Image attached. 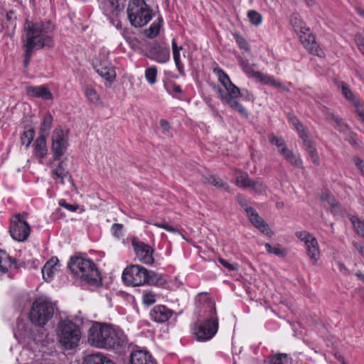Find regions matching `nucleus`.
<instances>
[{
    "instance_id": "1",
    "label": "nucleus",
    "mask_w": 364,
    "mask_h": 364,
    "mask_svg": "<svg viewBox=\"0 0 364 364\" xmlns=\"http://www.w3.org/2000/svg\"><path fill=\"white\" fill-rule=\"evenodd\" d=\"M54 30L55 26L50 21L33 22L26 20L22 36L25 67L28 65L35 50L53 48L55 46Z\"/></svg>"
},
{
    "instance_id": "2",
    "label": "nucleus",
    "mask_w": 364,
    "mask_h": 364,
    "mask_svg": "<svg viewBox=\"0 0 364 364\" xmlns=\"http://www.w3.org/2000/svg\"><path fill=\"white\" fill-rule=\"evenodd\" d=\"M87 341L93 347L117 349L127 341L124 332L114 326L94 322L88 331Z\"/></svg>"
},
{
    "instance_id": "3",
    "label": "nucleus",
    "mask_w": 364,
    "mask_h": 364,
    "mask_svg": "<svg viewBox=\"0 0 364 364\" xmlns=\"http://www.w3.org/2000/svg\"><path fill=\"white\" fill-rule=\"evenodd\" d=\"M122 278L126 284L134 287L141 286L145 284L159 285L163 280L161 274L154 271H149L138 264H132L126 267L122 272Z\"/></svg>"
},
{
    "instance_id": "4",
    "label": "nucleus",
    "mask_w": 364,
    "mask_h": 364,
    "mask_svg": "<svg viewBox=\"0 0 364 364\" xmlns=\"http://www.w3.org/2000/svg\"><path fill=\"white\" fill-rule=\"evenodd\" d=\"M68 267L75 277L90 285L96 286L100 281V273L95 263L90 259L81 257H71Z\"/></svg>"
},
{
    "instance_id": "5",
    "label": "nucleus",
    "mask_w": 364,
    "mask_h": 364,
    "mask_svg": "<svg viewBox=\"0 0 364 364\" xmlns=\"http://www.w3.org/2000/svg\"><path fill=\"white\" fill-rule=\"evenodd\" d=\"M57 339L65 350H72L78 346L81 339L79 326L70 320L60 321L56 328Z\"/></svg>"
},
{
    "instance_id": "6",
    "label": "nucleus",
    "mask_w": 364,
    "mask_h": 364,
    "mask_svg": "<svg viewBox=\"0 0 364 364\" xmlns=\"http://www.w3.org/2000/svg\"><path fill=\"white\" fill-rule=\"evenodd\" d=\"M127 13L132 26L140 28L146 26L152 18V10L144 0H131Z\"/></svg>"
},
{
    "instance_id": "7",
    "label": "nucleus",
    "mask_w": 364,
    "mask_h": 364,
    "mask_svg": "<svg viewBox=\"0 0 364 364\" xmlns=\"http://www.w3.org/2000/svg\"><path fill=\"white\" fill-rule=\"evenodd\" d=\"M54 314V306L51 301L45 297L36 299L31 306L29 318L36 326H43Z\"/></svg>"
},
{
    "instance_id": "8",
    "label": "nucleus",
    "mask_w": 364,
    "mask_h": 364,
    "mask_svg": "<svg viewBox=\"0 0 364 364\" xmlns=\"http://www.w3.org/2000/svg\"><path fill=\"white\" fill-rule=\"evenodd\" d=\"M218 330L217 315L210 314L202 321H198L194 326V336L199 342L210 340Z\"/></svg>"
},
{
    "instance_id": "9",
    "label": "nucleus",
    "mask_w": 364,
    "mask_h": 364,
    "mask_svg": "<svg viewBox=\"0 0 364 364\" xmlns=\"http://www.w3.org/2000/svg\"><path fill=\"white\" fill-rule=\"evenodd\" d=\"M225 89L223 102L227 103L232 109L238 112L242 116L247 117L248 112L247 109L237 101V99L245 96L246 99H250L253 97L252 95L247 90H243L242 92L240 88L233 83L229 85Z\"/></svg>"
},
{
    "instance_id": "10",
    "label": "nucleus",
    "mask_w": 364,
    "mask_h": 364,
    "mask_svg": "<svg viewBox=\"0 0 364 364\" xmlns=\"http://www.w3.org/2000/svg\"><path fill=\"white\" fill-rule=\"evenodd\" d=\"M291 21L294 25L295 31L299 34L300 41L304 46L312 54L319 57L323 56V51L315 41V37L310 33L309 28L303 25L302 22H300L299 25H296L293 18Z\"/></svg>"
},
{
    "instance_id": "11",
    "label": "nucleus",
    "mask_w": 364,
    "mask_h": 364,
    "mask_svg": "<svg viewBox=\"0 0 364 364\" xmlns=\"http://www.w3.org/2000/svg\"><path fill=\"white\" fill-rule=\"evenodd\" d=\"M30 231V226L26 221L24 215L17 214L12 218L9 232L13 239L23 242L28 237Z\"/></svg>"
},
{
    "instance_id": "12",
    "label": "nucleus",
    "mask_w": 364,
    "mask_h": 364,
    "mask_svg": "<svg viewBox=\"0 0 364 364\" xmlns=\"http://www.w3.org/2000/svg\"><path fill=\"white\" fill-rule=\"evenodd\" d=\"M238 202L245 210L251 223L262 233L268 237H272L273 232L270 230L269 225L259 215L254 208L247 205V200L242 196H239Z\"/></svg>"
},
{
    "instance_id": "13",
    "label": "nucleus",
    "mask_w": 364,
    "mask_h": 364,
    "mask_svg": "<svg viewBox=\"0 0 364 364\" xmlns=\"http://www.w3.org/2000/svg\"><path fill=\"white\" fill-rule=\"evenodd\" d=\"M51 151L53 153V159L58 160L66 152L69 143L68 135L63 132L61 127H56L51 135Z\"/></svg>"
},
{
    "instance_id": "14",
    "label": "nucleus",
    "mask_w": 364,
    "mask_h": 364,
    "mask_svg": "<svg viewBox=\"0 0 364 364\" xmlns=\"http://www.w3.org/2000/svg\"><path fill=\"white\" fill-rule=\"evenodd\" d=\"M295 235L305 244L307 255L312 264H316L320 258L319 245L316 238L306 231L296 232Z\"/></svg>"
},
{
    "instance_id": "15",
    "label": "nucleus",
    "mask_w": 364,
    "mask_h": 364,
    "mask_svg": "<svg viewBox=\"0 0 364 364\" xmlns=\"http://www.w3.org/2000/svg\"><path fill=\"white\" fill-rule=\"evenodd\" d=\"M95 71L105 80L113 82L116 78L114 67L109 60L108 53L102 51L97 62L94 65Z\"/></svg>"
},
{
    "instance_id": "16",
    "label": "nucleus",
    "mask_w": 364,
    "mask_h": 364,
    "mask_svg": "<svg viewBox=\"0 0 364 364\" xmlns=\"http://www.w3.org/2000/svg\"><path fill=\"white\" fill-rule=\"evenodd\" d=\"M135 254L138 259L146 264H152L154 262L153 248L141 241L134 238L132 241Z\"/></svg>"
},
{
    "instance_id": "17",
    "label": "nucleus",
    "mask_w": 364,
    "mask_h": 364,
    "mask_svg": "<svg viewBox=\"0 0 364 364\" xmlns=\"http://www.w3.org/2000/svg\"><path fill=\"white\" fill-rule=\"evenodd\" d=\"M195 304L198 311H204L208 313V315H217L215 303L208 293L198 294L195 299Z\"/></svg>"
},
{
    "instance_id": "18",
    "label": "nucleus",
    "mask_w": 364,
    "mask_h": 364,
    "mask_svg": "<svg viewBox=\"0 0 364 364\" xmlns=\"http://www.w3.org/2000/svg\"><path fill=\"white\" fill-rule=\"evenodd\" d=\"M148 57L158 63L164 64L170 60V50L155 43L151 46Z\"/></svg>"
},
{
    "instance_id": "19",
    "label": "nucleus",
    "mask_w": 364,
    "mask_h": 364,
    "mask_svg": "<svg viewBox=\"0 0 364 364\" xmlns=\"http://www.w3.org/2000/svg\"><path fill=\"white\" fill-rule=\"evenodd\" d=\"M174 314L171 309L164 305L155 306L150 311L151 318L158 323L167 321Z\"/></svg>"
},
{
    "instance_id": "20",
    "label": "nucleus",
    "mask_w": 364,
    "mask_h": 364,
    "mask_svg": "<svg viewBox=\"0 0 364 364\" xmlns=\"http://www.w3.org/2000/svg\"><path fill=\"white\" fill-rule=\"evenodd\" d=\"M130 364H157L149 352L143 350H135L130 355Z\"/></svg>"
},
{
    "instance_id": "21",
    "label": "nucleus",
    "mask_w": 364,
    "mask_h": 364,
    "mask_svg": "<svg viewBox=\"0 0 364 364\" xmlns=\"http://www.w3.org/2000/svg\"><path fill=\"white\" fill-rule=\"evenodd\" d=\"M59 260L57 257H53L46 262L41 270L44 280L50 282L55 274L59 271Z\"/></svg>"
},
{
    "instance_id": "22",
    "label": "nucleus",
    "mask_w": 364,
    "mask_h": 364,
    "mask_svg": "<svg viewBox=\"0 0 364 364\" xmlns=\"http://www.w3.org/2000/svg\"><path fill=\"white\" fill-rule=\"evenodd\" d=\"M100 8L108 18L117 16L119 11L118 0H98Z\"/></svg>"
},
{
    "instance_id": "23",
    "label": "nucleus",
    "mask_w": 364,
    "mask_h": 364,
    "mask_svg": "<svg viewBox=\"0 0 364 364\" xmlns=\"http://www.w3.org/2000/svg\"><path fill=\"white\" fill-rule=\"evenodd\" d=\"M326 119L331 123V124L337 129L339 132L347 133L349 130L348 125L334 113L331 112L330 110L325 107L323 110Z\"/></svg>"
},
{
    "instance_id": "24",
    "label": "nucleus",
    "mask_w": 364,
    "mask_h": 364,
    "mask_svg": "<svg viewBox=\"0 0 364 364\" xmlns=\"http://www.w3.org/2000/svg\"><path fill=\"white\" fill-rule=\"evenodd\" d=\"M26 93L31 97L42 98L45 100L53 98V95L49 89L43 85L27 87Z\"/></svg>"
},
{
    "instance_id": "25",
    "label": "nucleus",
    "mask_w": 364,
    "mask_h": 364,
    "mask_svg": "<svg viewBox=\"0 0 364 364\" xmlns=\"http://www.w3.org/2000/svg\"><path fill=\"white\" fill-rule=\"evenodd\" d=\"M278 151L291 166L297 168H303L302 159L299 155L294 154L291 150L288 148H282L279 149Z\"/></svg>"
},
{
    "instance_id": "26",
    "label": "nucleus",
    "mask_w": 364,
    "mask_h": 364,
    "mask_svg": "<svg viewBox=\"0 0 364 364\" xmlns=\"http://www.w3.org/2000/svg\"><path fill=\"white\" fill-rule=\"evenodd\" d=\"M46 137L45 134H40L33 143V154L41 159H43L48 152Z\"/></svg>"
},
{
    "instance_id": "27",
    "label": "nucleus",
    "mask_w": 364,
    "mask_h": 364,
    "mask_svg": "<svg viewBox=\"0 0 364 364\" xmlns=\"http://www.w3.org/2000/svg\"><path fill=\"white\" fill-rule=\"evenodd\" d=\"M83 364H115L101 353L87 355L84 358Z\"/></svg>"
},
{
    "instance_id": "28",
    "label": "nucleus",
    "mask_w": 364,
    "mask_h": 364,
    "mask_svg": "<svg viewBox=\"0 0 364 364\" xmlns=\"http://www.w3.org/2000/svg\"><path fill=\"white\" fill-rule=\"evenodd\" d=\"M65 161H60L58 166L52 171L53 178L54 179H59L62 184L65 183L64 180L65 178H68L70 181L71 180V176L69 172L65 170Z\"/></svg>"
},
{
    "instance_id": "29",
    "label": "nucleus",
    "mask_w": 364,
    "mask_h": 364,
    "mask_svg": "<svg viewBox=\"0 0 364 364\" xmlns=\"http://www.w3.org/2000/svg\"><path fill=\"white\" fill-rule=\"evenodd\" d=\"M255 77L259 78V80L265 85H272L274 87L282 89L283 90L289 91L285 85H282L279 81H277L272 76L264 75L261 73H256Z\"/></svg>"
},
{
    "instance_id": "30",
    "label": "nucleus",
    "mask_w": 364,
    "mask_h": 364,
    "mask_svg": "<svg viewBox=\"0 0 364 364\" xmlns=\"http://www.w3.org/2000/svg\"><path fill=\"white\" fill-rule=\"evenodd\" d=\"M15 259L10 257L4 250H0V271L2 273L8 272L14 264Z\"/></svg>"
},
{
    "instance_id": "31",
    "label": "nucleus",
    "mask_w": 364,
    "mask_h": 364,
    "mask_svg": "<svg viewBox=\"0 0 364 364\" xmlns=\"http://www.w3.org/2000/svg\"><path fill=\"white\" fill-rule=\"evenodd\" d=\"M205 183L211 184L218 188H223L226 191L228 190L229 186L226 182H224L222 179L218 176L212 174H208L203 176Z\"/></svg>"
},
{
    "instance_id": "32",
    "label": "nucleus",
    "mask_w": 364,
    "mask_h": 364,
    "mask_svg": "<svg viewBox=\"0 0 364 364\" xmlns=\"http://www.w3.org/2000/svg\"><path fill=\"white\" fill-rule=\"evenodd\" d=\"M162 22L161 17L154 21L149 28L144 31L146 36L149 38H155L159 33Z\"/></svg>"
},
{
    "instance_id": "33",
    "label": "nucleus",
    "mask_w": 364,
    "mask_h": 364,
    "mask_svg": "<svg viewBox=\"0 0 364 364\" xmlns=\"http://www.w3.org/2000/svg\"><path fill=\"white\" fill-rule=\"evenodd\" d=\"M213 73L217 76L218 81L225 88L232 83L228 75L221 68H215Z\"/></svg>"
},
{
    "instance_id": "34",
    "label": "nucleus",
    "mask_w": 364,
    "mask_h": 364,
    "mask_svg": "<svg viewBox=\"0 0 364 364\" xmlns=\"http://www.w3.org/2000/svg\"><path fill=\"white\" fill-rule=\"evenodd\" d=\"M53 123V117L50 113H47L41 122L40 127V134H45L47 136Z\"/></svg>"
},
{
    "instance_id": "35",
    "label": "nucleus",
    "mask_w": 364,
    "mask_h": 364,
    "mask_svg": "<svg viewBox=\"0 0 364 364\" xmlns=\"http://www.w3.org/2000/svg\"><path fill=\"white\" fill-rule=\"evenodd\" d=\"M158 75V69L156 66L153 65L145 70L144 76L147 82L150 85H154L156 82Z\"/></svg>"
},
{
    "instance_id": "36",
    "label": "nucleus",
    "mask_w": 364,
    "mask_h": 364,
    "mask_svg": "<svg viewBox=\"0 0 364 364\" xmlns=\"http://www.w3.org/2000/svg\"><path fill=\"white\" fill-rule=\"evenodd\" d=\"M264 247L268 253L274 254L278 257H284L287 255V250L284 248L281 247L279 245L272 247L270 244L265 243Z\"/></svg>"
},
{
    "instance_id": "37",
    "label": "nucleus",
    "mask_w": 364,
    "mask_h": 364,
    "mask_svg": "<svg viewBox=\"0 0 364 364\" xmlns=\"http://www.w3.org/2000/svg\"><path fill=\"white\" fill-rule=\"evenodd\" d=\"M288 119L291 124L293 126V127L299 132V136L301 135V134L307 132L304 125L294 114H289L288 115Z\"/></svg>"
},
{
    "instance_id": "38",
    "label": "nucleus",
    "mask_w": 364,
    "mask_h": 364,
    "mask_svg": "<svg viewBox=\"0 0 364 364\" xmlns=\"http://www.w3.org/2000/svg\"><path fill=\"white\" fill-rule=\"evenodd\" d=\"M35 132L33 129L26 130L21 135V142L22 145L28 147L33 140Z\"/></svg>"
},
{
    "instance_id": "39",
    "label": "nucleus",
    "mask_w": 364,
    "mask_h": 364,
    "mask_svg": "<svg viewBox=\"0 0 364 364\" xmlns=\"http://www.w3.org/2000/svg\"><path fill=\"white\" fill-rule=\"evenodd\" d=\"M342 91V94L345 97V98L352 102L353 105L355 104V102H358L359 100L357 99L353 93L351 92V90L349 89V87L345 84L344 82H342L340 85Z\"/></svg>"
},
{
    "instance_id": "40",
    "label": "nucleus",
    "mask_w": 364,
    "mask_h": 364,
    "mask_svg": "<svg viewBox=\"0 0 364 364\" xmlns=\"http://www.w3.org/2000/svg\"><path fill=\"white\" fill-rule=\"evenodd\" d=\"M271 364H291V358L287 354H278L274 355L270 360Z\"/></svg>"
},
{
    "instance_id": "41",
    "label": "nucleus",
    "mask_w": 364,
    "mask_h": 364,
    "mask_svg": "<svg viewBox=\"0 0 364 364\" xmlns=\"http://www.w3.org/2000/svg\"><path fill=\"white\" fill-rule=\"evenodd\" d=\"M252 179L247 173L242 174L237 176L235 178V183L237 186L241 188H250Z\"/></svg>"
},
{
    "instance_id": "42",
    "label": "nucleus",
    "mask_w": 364,
    "mask_h": 364,
    "mask_svg": "<svg viewBox=\"0 0 364 364\" xmlns=\"http://www.w3.org/2000/svg\"><path fill=\"white\" fill-rule=\"evenodd\" d=\"M247 17L252 24L255 26H259L262 21V16L255 10L249 11L247 13Z\"/></svg>"
},
{
    "instance_id": "43",
    "label": "nucleus",
    "mask_w": 364,
    "mask_h": 364,
    "mask_svg": "<svg viewBox=\"0 0 364 364\" xmlns=\"http://www.w3.org/2000/svg\"><path fill=\"white\" fill-rule=\"evenodd\" d=\"M250 188L258 194H263L266 192V186L264 185L260 181L252 180Z\"/></svg>"
},
{
    "instance_id": "44",
    "label": "nucleus",
    "mask_w": 364,
    "mask_h": 364,
    "mask_svg": "<svg viewBox=\"0 0 364 364\" xmlns=\"http://www.w3.org/2000/svg\"><path fill=\"white\" fill-rule=\"evenodd\" d=\"M233 36L237 44L241 49H243L245 51H250L249 43L245 38L239 33H234Z\"/></svg>"
},
{
    "instance_id": "45",
    "label": "nucleus",
    "mask_w": 364,
    "mask_h": 364,
    "mask_svg": "<svg viewBox=\"0 0 364 364\" xmlns=\"http://www.w3.org/2000/svg\"><path fill=\"white\" fill-rule=\"evenodd\" d=\"M156 294L152 291H145L142 294V302L144 304L150 306L156 302Z\"/></svg>"
},
{
    "instance_id": "46",
    "label": "nucleus",
    "mask_w": 364,
    "mask_h": 364,
    "mask_svg": "<svg viewBox=\"0 0 364 364\" xmlns=\"http://www.w3.org/2000/svg\"><path fill=\"white\" fill-rule=\"evenodd\" d=\"M300 137L301 138L305 149L307 151L316 148L314 141L311 140L309 137L308 132L301 134V135H300Z\"/></svg>"
},
{
    "instance_id": "47",
    "label": "nucleus",
    "mask_w": 364,
    "mask_h": 364,
    "mask_svg": "<svg viewBox=\"0 0 364 364\" xmlns=\"http://www.w3.org/2000/svg\"><path fill=\"white\" fill-rule=\"evenodd\" d=\"M180 52L181 51L176 52V50L173 51V60H174V63L176 64L178 71L179 72L180 74L183 75L184 73V67L181 60Z\"/></svg>"
},
{
    "instance_id": "48",
    "label": "nucleus",
    "mask_w": 364,
    "mask_h": 364,
    "mask_svg": "<svg viewBox=\"0 0 364 364\" xmlns=\"http://www.w3.org/2000/svg\"><path fill=\"white\" fill-rule=\"evenodd\" d=\"M85 94L87 100L92 103H97L99 100V96L97 92L92 88H86Z\"/></svg>"
},
{
    "instance_id": "49",
    "label": "nucleus",
    "mask_w": 364,
    "mask_h": 364,
    "mask_svg": "<svg viewBox=\"0 0 364 364\" xmlns=\"http://www.w3.org/2000/svg\"><path fill=\"white\" fill-rule=\"evenodd\" d=\"M237 60L239 61L240 65L242 66L243 70L247 73V74H252V75L255 76V73L257 72H255L253 68L249 65V63L245 61L242 57L238 56Z\"/></svg>"
},
{
    "instance_id": "50",
    "label": "nucleus",
    "mask_w": 364,
    "mask_h": 364,
    "mask_svg": "<svg viewBox=\"0 0 364 364\" xmlns=\"http://www.w3.org/2000/svg\"><path fill=\"white\" fill-rule=\"evenodd\" d=\"M123 225L119 223H114L112 226V234L117 238H120L123 236Z\"/></svg>"
},
{
    "instance_id": "51",
    "label": "nucleus",
    "mask_w": 364,
    "mask_h": 364,
    "mask_svg": "<svg viewBox=\"0 0 364 364\" xmlns=\"http://www.w3.org/2000/svg\"><path fill=\"white\" fill-rule=\"evenodd\" d=\"M167 90L169 93L177 97V95L182 93L181 87L176 83H171L168 85Z\"/></svg>"
},
{
    "instance_id": "52",
    "label": "nucleus",
    "mask_w": 364,
    "mask_h": 364,
    "mask_svg": "<svg viewBox=\"0 0 364 364\" xmlns=\"http://www.w3.org/2000/svg\"><path fill=\"white\" fill-rule=\"evenodd\" d=\"M219 262L225 268L230 271H237L239 269V265L237 263H230L228 260L223 258L219 259Z\"/></svg>"
},
{
    "instance_id": "53",
    "label": "nucleus",
    "mask_w": 364,
    "mask_h": 364,
    "mask_svg": "<svg viewBox=\"0 0 364 364\" xmlns=\"http://www.w3.org/2000/svg\"><path fill=\"white\" fill-rule=\"evenodd\" d=\"M269 141L272 144L277 146L279 149L282 148H287L284 140L282 138H279L277 136H272L270 138Z\"/></svg>"
},
{
    "instance_id": "54",
    "label": "nucleus",
    "mask_w": 364,
    "mask_h": 364,
    "mask_svg": "<svg viewBox=\"0 0 364 364\" xmlns=\"http://www.w3.org/2000/svg\"><path fill=\"white\" fill-rule=\"evenodd\" d=\"M356 109L355 112L359 117L360 121L364 119V105L362 104L360 100L358 102H355L353 105Z\"/></svg>"
},
{
    "instance_id": "55",
    "label": "nucleus",
    "mask_w": 364,
    "mask_h": 364,
    "mask_svg": "<svg viewBox=\"0 0 364 364\" xmlns=\"http://www.w3.org/2000/svg\"><path fill=\"white\" fill-rule=\"evenodd\" d=\"M320 198L323 201H326L327 199H331V201H329V205L331 207L334 208L337 205L334 197L332 195H331L328 192H323Z\"/></svg>"
},
{
    "instance_id": "56",
    "label": "nucleus",
    "mask_w": 364,
    "mask_h": 364,
    "mask_svg": "<svg viewBox=\"0 0 364 364\" xmlns=\"http://www.w3.org/2000/svg\"><path fill=\"white\" fill-rule=\"evenodd\" d=\"M149 223L152 224L158 228H163L168 232H176V230L171 225H168L167 223L163 222V223Z\"/></svg>"
},
{
    "instance_id": "57",
    "label": "nucleus",
    "mask_w": 364,
    "mask_h": 364,
    "mask_svg": "<svg viewBox=\"0 0 364 364\" xmlns=\"http://www.w3.org/2000/svg\"><path fill=\"white\" fill-rule=\"evenodd\" d=\"M58 204L60 206L66 208L70 212H75L78 208L77 205L69 204L64 199L60 200Z\"/></svg>"
},
{
    "instance_id": "58",
    "label": "nucleus",
    "mask_w": 364,
    "mask_h": 364,
    "mask_svg": "<svg viewBox=\"0 0 364 364\" xmlns=\"http://www.w3.org/2000/svg\"><path fill=\"white\" fill-rule=\"evenodd\" d=\"M307 152L312 162L316 165H319V157L316 149L315 148Z\"/></svg>"
},
{
    "instance_id": "59",
    "label": "nucleus",
    "mask_w": 364,
    "mask_h": 364,
    "mask_svg": "<svg viewBox=\"0 0 364 364\" xmlns=\"http://www.w3.org/2000/svg\"><path fill=\"white\" fill-rule=\"evenodd\" d=\"M353 161L356 167L360 170V173L364 176V161H363L358 156H355L353 158Z\"/></svg>"
},
{
    "instance_id": "60",
    "label": "nucleus",
    "mask_w": 364,
    "mask_h": 364,
    "mask_svg": "<svg viewBox=\"0 0 364 364\" xmlns=\"http://www.w3.org/2000/svg\"><path fill=\"white\" fill-rule=\"evenodd\" d=\"M212 87L215 92L219 95L220 100L223 101V95H224L225 91L215 84H213Z\"/></svg>"
},
{
    "instance_id": "61",
    "label": "nucleus",
    "mask_w": 364,
    "mask_h": 364,
    "mask_svg": "<svg viewBox=\"0 0 364 364\" xmlns=\"http://www.w3.org/2000/svg\"><path fill=\"white\" fill-rule=\"evenodd\" d=\"M212 87L215 92L219 95L220 100L223 101V95H224L225 91L215 84H213Z\"/></svg>"
},
{
    "instance_id": "62",
    "label": "nucleus",
    "mask_w": 364,
    "mask_h": 364,
    "mask_svg": "<svg viewBox=\"0 0 364 364\" xmlns=\"http://www.w3.org/2000/svg\"><path fill=\"white\" fill-rule=\"evenodd\" d=\"M160 125H161V127H162V129H164V131L165 132H168L169 130V129H170V124L166 120H164V119L161 120L160 121Z\"/></svg>"
},
{
    "instance_id": "63",
    "label": "nucleus",
    "mask_w": 364,
    "mask_h": 364,
    "mask_svg": "<svg viewBox=\"0 0 364 364\" xmlns=\"http://www.w3.org/2000/svg\"><path fill=\"white\" fill-rule=\"evenodd\" d=\"M358 47L359 50L364 55V39H361L358 42Z\"/></svg>"
},
{
    "instance_id": "64",
    "label": "nucleus",
    "mask_w": 364,
    "mask_h": 364,
    "mask_svg": "<svg viewBox=\"0 0 364 364\" xmlns=\"http://www.w3.org/2000/svg\"><path fill=\"white\" fill-rule=\"evenodd\" d=\"M356 11L360 16L364 18V9L361 8H356Z\"/></svg>"
}]
</instances>
